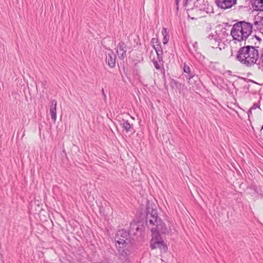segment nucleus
Instances as JSON below:
<instances>
[{
    "label": "nucleus",
    "mask_w": 263,
    "mask_h": 263,
    "mask_svg": "<svg viewBox=\"0 0 263 263\" xmlns=\"http://www.w3.org/2000/svg\"><path fill=\"white\" fill-rule=\"evenodd\" d=\"M259 58V53L256 47L247 45L239 48L237 52L236 59L241 64L247 67L257 64Z\"/></svg>",
    "instance_id": "nucleus-1"
},
{
    "label": "nucleus",
    "mask_w": 263,
    "mask_h": 263,
    "mask_svg": "<svg viewBox=\"0 0 263 263\" xmlns=\"http://www.w3.org/2000/svg\"><path fill=\"white\" fill-rule=\"evenodd\" d=\"M251 23L245 21H240L235 23L232 27L231 35L234 40L238 42L246 41L251 34Z\"/></svg>",
    "instance_id": "nucleus-2"
},
{
    "label": "nucleus",
    "mask_w": 263,
    "mask_h": 263,
    "mask_svg": "<svg viewBox=\"0 0 263 263\" xmlns=\"http://www.w3.org/2000/svg\"><path fill=\"white\" fill-rule=\"evenodd\" d=\"M146 220L149 224L152 226L151 231L153 233H165L166 231V226L161 219L158 217L157 211L153 210L150 213L148 210L146 213Z\"/></svg>",
    "instance_id": "nucleus-3"
},
{
    "label": "nucleus",
    "mask_w": 263,
    "mask_h": 263,
    "mask_svg": "<svg viewBox=\"0 0 263 263\" xmlns=\"http://www.w3.org/2000/svg\"><path fill=\"white\" fill-rule=\"evenodd\" d=\"M116 246L117 248H125L128 246L129 234L125 230L118 231L115 237Z\"/></svg>",
    "instance_id": "nucleus-4"
},
{
    "label": "nucleus",
    "mask_w": 263,
    "mask_h": 263,
    "mask_svg": "<svg viewBox=\"0 0 263 263\" xmlns=\"http://www.w3.org/2000/svg\"><path fill=\"white\" fill-rule=\"evenodd\" d=\"M251 33L253 31H259L262 33L263 30V16H258L255 18L253 24L251 23Z\"/></svg>",
    "instance_id": "nucleus-5"
},
{
    "label": "nucleus",
    "mask_w": 263,
    "mask_h": 263,
    "mask_svg": "<svg viewBox=\"0 0 263 263\" xmlns=\"http://www.w3.org/2000/svg\"><path fill=\"white\" fill-rule=\"evenodd\" d=\"M205 13H207V12L198 7L193 8L187 11L188 16L192 20L204 16Z\"/></svg>",
    "instance_id": "nucleus-6"
},
{
    "label": "nucleus",
    "mask_w": 263,
    "mask_h": 263,
    "mask_svg": "<svg viewBox=\"0 0 263 263\" xmlns=\"http://www.w3.org/2000/svg\"><path fill=\"white\" fill-rule=\"evenodd\" d=\"M236 2V0H216L217 6L223 9L231 8Z\"/></svg>",
    "instance_id": "nucleus-7"
},
{
    "label": "nucleus",
    "mask_w": 263,
    "mask_h": 263,
    "mask_svg": "<svg viewBox=\"0 0 263 263\" xmlns=\"http://www.w3.org/2000/svg\"><path fill=\"white\" fill-rule=\"evenodd\" d=\"M119 58L123 60L126 57V45L122 42L119 43L116 49Z\"/></svg>",
    "instance_id": "nucleus-8"
},
{
    "label": "nucleus",
    "mask_w": 263,
    "mask_h": 263,
    "mask_svg": "<svg viewBox=\"0 0 263 263\" xmlns=\"http://www.w3.org/2000/svg\"><path fill=\"white\" fill-rule=\"evenodd\" d=\"M151 248L152 249L159 248L160 249L165 250L166 249V247L164 245L163 241L159 240L158 238L152 239Z\"/></svg>",
    "instance_id": "nucleus-9"
},
{
    "label": "nucleus",
    "mask_w": 263,
    "mask_h": 263,
    "mask_svg": "<svg viewBox=\"0 0 263 263\" xmlns=\"http://www.w3.org/2000/svg\"><path fill=\"white\" fill-rule=\"evenodd\" d=\"M57 101L52 100L50 102L49 112L51 115V119L54 122L57 120Z\"/></svg>",
    "instance_id": "nucleus-10"
},
{
    "label": "nucleus",
    "mask_w": 263,
    "mask_h": 263,
    "mask_svg": "<svg viewBox=\"0 0 263 263\" xmlns=\"http://www.w3.org/2000/svg\"><path fill=\"white\" fill-rule=\"evenodd\" d=\"M106 62L110 67L114 68L115 67L116 55L111 50H110V52L108 53V55L106 57Z\"/></svg>",
    "instance_id": "nucleus-11"
},
{
    "label": "nucleus",
    "mask_w": 263,
    "mask_h": 263,
    "mask_svg": "<svg viewBox=\"0 0 263 263\" xmlns=\"http://www.w3.org/2000/svg\"><path fill=\"white\" fill-rule=\"evenodd\" d=\"M183 69L184 72L188 74L187 78L189 80V83H192V80L194 78H196V79H197V76H195L193 72H192L191 71L190 67L185 63H184L183 65Z\"/></svg>",
    "instance_id": "nucleus-12"
},
{
    "label": "nucleus",
    "mask_w": 263,
    "mask_h": 263,
    "mask_svg": "<svg viewBox=\"0 0 263 263\" xmlns=\"http://www.w3.org/2000/svg\"><path fill=\"white\" fill-rule=\"evenodd\" d=\"M252 4L255 10L263 11V0H252Z\"/></svg>",
    "instance_id": "nucleus-13"
},
{
    "label": "nucleus",
    "mask_w": 263,
    "mask_h": 263,
    "mask_svg": "<svg viewBox=\"0 0 263 263\" xmlns=\"http://www.w3.org/2000/svg\"><path fill=\"white\" fill-rule=\"evenodd\" d=\"M156 52L158 59L159 61H162V53L163 51L160 44H156V46L153 47Z\"/></svg>",
    "instance_id": "nucleus-14"
},
{
    "label": "nucleus",
    "mask_w": 263,
    "mask_h": 263,
    "mask_svg": "<svg viewBox=\"0 0 263 263\" xmlns=\"http://www.w3.org/2000/svg\"><path fill=\"white\" fill-rule=\"evenodd\" d=\"M120 254V257H122L121 258L122 260L126 259V258L128 256L129 254L128 253V250H127L126 248H117Z\"/></svg>",
    "instance_id": "nucleus-15"
},
{
    "label": "nucleus",
    "mask_w": 263,
    "mask_h": 263,
    "mask_svg": "<svg viewBox=\"0 0 263 263\" xmlns=\"http://www.w3.org/2000/svg\"><path fill=\"white\" fill-rule=\"evenodd\" d=\"M257 61V65H258V68L261 71H263V48L260 50V55H259V58Z\"/></svg>",
    "instance_id": "nucleus-16"
},
{
    "label": "nucleus",
    "mask_w": 263,
    "mask_h": 263,
    "mask_svg": "<svg viewBox=\"0 0 263 263\" xmlns=\"http://www.w3.org/2000/svg\"><path fill=\"white\" fill-rule=\"evenodd\" d=\"M123 124H122L123 128L125 129L126 132H129L131 128L130 124L127 120H123Z\"/></svg>",
    "instance_id": "nucleus-17"
},
{
    "label": "nucleus",
    "mask_w": 263,
    "mask_h": 263,
    "mask_svg": "<svg viewBox=\"0 0 263 263\" xmlns=\"http://www.w3.org/2000/svg\"><path fill=\"white\" fill-rule=\"evenodd\" d=\"M153 64H154V66L156 68V69H158V70L160 69L161 67H160V63L161 62V61H159L158 60V61L156 60H153Z\"/></svg>",
    "instance_id": "nucleus-18"
},
{
    "label": "nucleus",
    "mask_w": 263,
    "mask_h": 263,
    "mask_svg": "<svg viewBox=\"0 0 263 263\" xmlns=\"http://www.w3.org/2000/svg\"><path fill=\"white\" fill-rule=\"evenodd\" d=\"M133 229H135L136 231L139 230V226L135 223H131L130 225V231H132Z\"/></svg>",
    "instance_id": "nucleus-19"
},
{
    "label": "nucleus",
    "mask_w": 263,
    "mask_h": 263,
    "mask_svg": "<svg viewBox=\"0 0 263 263\" xmlns=\"http://www.w3.org/2000/svg\"><path fill=\"white\" fill-rule=\"evenodd\" d=\"M171 85L173 87L175 86L176 88H178L180 86V84L177 81L173 80L172 81H171Z\"/></svg>",
    "instance_id": "nucleus-20"
},
{
    "label": "nucleus",
    "mask_w": 263,
    "mask_h": 263,
    "mask_svg": "<svg viewBox=\"0 0 263 263\" xmlns=\"http://www.w3.org/2000/svg\"><path fill=\"white\" fill-rule=\"evenodd\" d=\"M151 43L153 47L156 46V44H160L159 43V40L157 38H153L151 41Z\"/></svg>",
    "instance_id": "nucleus-21"
},
{
    "label": "nucleus",
    "mask_w": 263,
    "mask_h": 263,
    "mask_svg": "<svg viewBox=\"0 0 263 263\" xmlns=\"http://www.w3.org/2000/svg\"><path fill=\"white\" fill-rule=\"evenodd\" d=\"M208 39L210 40H213L215 42H216L217 40V34H211L209 35Z\"/></svg>",
    "instance_id": "nucleus-22"
},
{
    "label": "nucleus",
    "mask_w": 263,
    "mask_h": 263,
    "mask_svg": "<svg viewBox=\"0 0 263 263\" xmlns=\"http://www.w3.org/2000/svg\"><path fill=\"white\" fill-rule=\"evenodd\" d=\"M161 32H162V34L163 35V36L169 35L168 32L166 28H163Z\"/></svg>",
    "instance_id": "nucleus-23"
},
{
    "label": "nucleus",
    "mask_w": 263,
    "mask_h": 263,
    "mask_svg": "<svg viewBox=\"0 0 263 263\" xmlns=\"http://www.w3.org/2000/svg\"><path fill=\"white\" fill-rule=\"evenodd\" d=\"M169 40V35L163 36V39L162 40L163 43L165 45L167 43L168 41Z\"/></svg>",
    "instance_id": "nucleus-24"
},
{
    "label": "nucleus",
    "mask_w": 263,
    "mask_h": 263,
    "mask_svg": "<svg viewBox=\"0 0 263 263\" xmlns=\"http://www.w3.org/2000/svg\"><path fill=\"white\" fill-rule=\"evenodd\" d=\"M198 78L197 77V79H196V78H194L193 80H192V83H190V84L191 85H196V83H197L198 82Z\"/></svg>",
    "instance_id": "nucleus-25"
},
{
    "label": "nucleus",
    "mask_w": 263,
    "mask_h": 263,
    "mask_svg": "<svg viewBox=\"0 0 263 263\" xmlns=\"http://www.w3.org/2000/svg\"><path fill=\"white\" fill-rule=\"evenodd\" d=\"M175 7H176V14H177L178 10H179V3H175Z\"/></svg>",
    "instance_id": "nucleus-26"
},
{
    "label": "nucleus",
    "mask_w": 263,
    "mask_h": 263,
    "mask_svg": "<svg viewBox=\"0 0 263 263\" xmlns=\"http://www.w3.org/2000/svg\"><path fill=\"white\" fill-rule=\"evenodd\" d=\"M259 106L257 104H254L251 108V109H255L258 108Z\"/></svg>",
    "instance_id": "nucleus-27"
},
{
    "label": "nucleus",
    "mask_w": 263,
    "mask_h": 263,
    "mask_svg": "<svg viewBox=\"0 0 263 263\" xmlns=\"http://www.w3.org/2000/svg\"><path fill=\"white\" fill-rule=\"evenodd\" d=\"M102 95H103V96L104 97V100H105L106 98V95L104 93V90L103 88L102 89Z\"/></svg>",
    "instance_id": "nucleus-28"
},
{
    "label": "nucleus",
    "mask_w": 263,
    "mask_h": 263,
    "mask_svg": "<svg viewBox=\"0 0 263 263\" xmlns=\"http://www.w3.org/2000/svg\"><path fill=\"white\" fill-rule=\"evenodd\" d=\"M193 47H194V48L195 49V50H197V42H195L193 44Z\"/></svg>",
    "instance_id": "nucleus-29"
},
{
    "label": "nucleus",
    "mask_w": 263,
    "mask_h": 263,
    "mask_svg": "<svg viewBox=\"0 0 263 263\" xmlns=\"http://www.w3.org/2000/svg\"><path fill=\"white\" fill-rule=\"evenodd\" d=\"M255 37L259 42H260V41L261 40V39L259 37L257 36L256 35H255Z\"/></svg>",
    "instance_id": "nucleus-30"
},
{
    "label": "nucleus",
    "mask_w": 263,
    "mask_h": 263,
    "mask_svg": "<svg viewBox=\"0 0 263 263\" xmlns=\"http://www.w3.org/2000/svg\"><path fill=\"white\" fill-rule=\"evenodd\" d=\"M180 0H175V3H179Z\"/></svg>",
    "instance_id": "nucleus-31"
},
{
    "label": "nucleus",
    "mask_w": 263,
    "mask_h": 263,
    "mask_svg": "<svg viewBox=\"0 0 263 263\" xmlns=\"http://www.w3.org/2000/svg\"><path fill=\"white\" fill-rule=\"evenodd\" d=\"M261 129H263V125H262V128H261Z\"/></svg>",
    "instance_id": "nucleus-32"
}]
</instances>
